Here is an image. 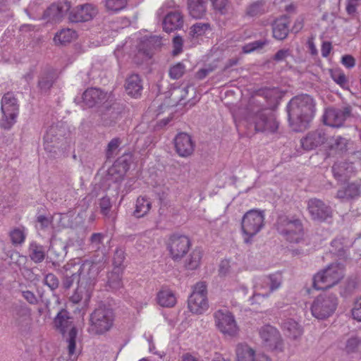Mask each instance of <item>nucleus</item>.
I'll use <instances>...</instances> for the list:
<instances>
[{"mask_svg":"<svg viewBox=\"0 0 361 361\" xmlns=\"http://www.w3.org/2000/svg\"><path fill=\"white\" fill-rule=\"evenodd\" d=\"M262 347L267 351L280 353L284 350V343L279 330L273 326L264 325L259 330Z\"/></svg>","mask_w":361,"mask_h":361,"instance_id":"nucleus-6","label":"nucleus"},{"mask_svg":"<svg viewBox=\"0 0 361 361\" xmlns=\"http://www.w3.org/2000/svg\"><path fill=\"white\" fill-rule=\"evenodd\" d=\"M66 246L64 243L56 238L51 239L49 250L50 258L54 260L59 259L65 253Z\"/></svg>","mask_w":361,"mask_h":361,"instance_id":"nucleus-36","label":"nucleus"},{"mask_svg":"<svg viewBox=\"0 0 361 361\" xmlns=\"http://www.w3.org/2000/svg\"><path fill=\"white\" fill-rule=\"evenodd\" d=\"M114 322V314L112 310L99 307L91 314L90 331L96 334H102L111 329Z\"/></svg>","mask_w":361,"mask_h":361,"instance_id":"nucleus-8","label":"nucleus"},{"mask_svg":"<svg viewBox=\"0 0 361 361\" xmlns=\"http://www.w3.org/2000/svg\"><path fill=\"white\" fill-rule=\"evenodd\" d=\"M326 141L327 147L330 149L342 152L346 149L347 140L341 136L331 137Z\"/></svg>","mask_w":361,"mask_h":361,"instance_id":"nucleus-44","label":"nucleus"},{"mask_svg":"<svg viewBox=\"0 0 361 361\" xmlns=\"http://www.w3.org/2000/svg\"><path fill=\"white\" fill-rule=\"evenodd\" d=\"M93 288L82 283L78 282V287L73 294L71 296L70 300L73 303L81 302L86 305L92 295Z\"/></svg>","mask_w":361,"mask_h":361,"instance_id":"nucleus-26","label":"nucleus"},{"mask_svg":"<svg viewBox=\"0 0 361 361\" xmlns=\"http://www.w3.org/2000/svg\"><path fill=\"white\" fill-rule=\"evenodd\" d=\"M211 2L214 9L221 14L228 11L229 0H211Z\"/></svg>","mask_w":361,"mask_h":361,"instance_id":"nucleus-51","label":"nucleus"},{"mask_svg":"<svg viewBox=\"0 0 361 361\" xmlns=\"http://www.w3.org/2000/svg\"><path fill=\"white\" fill-rule=\"evenodd\" d=\"M290 20L287 16H283L274 20L272 24L273 37L279 40H283L288 35Z\"/></svg>","mask_w":361,"mask_h":361,"instance_id":"nucleus-25","label":"nucleus"},{"mask_svg":"<svg viewBox=\"0 0 361 361\" xmlns=\"http://www.w3.org/2000/svg\"><path fill=\"white\" fill-rule=\"evenodd\" d=\"M231 262L228 259H224L219 264V274L221 276H226L231 273Z\"/></svg>","mask_w":361,"mask_h":361,"instance_id":"nucleus-57","label":"nucleus"},{"mask_svg":"<svg viewBox=\"0 0 361 361\" xmlns=\"http://www.w3.org/2000/svg\"><path fill=\"white\" fill-rule=\"evenodd\" d=\"M183 25V16L178 11L168 13L163 20V29L166 32L180 29Z\"/></svg>","mask_w":361,"mask_h":361,"instance_id":"nucleus-22","label":"nucleus"},{"mask_svg":"<svg viewBox=\"0 0 361 361\" xmlns=\"http://www.w3.org/2000/svg\"><path fill=\"white\" fill-rule=\"evenodd\" d=\"M69 5L52 4L45 12V15L49 20L59 21L63 15L69 9Z\"/></svg>","mask_w":361,"mask_h":361,"instance_id":"nucleus-32","label":"nucleus"},{"mask_svg":"<svg viewBox=\"0 0 361 361\" xmlns=\"http://www.w3.org/2000/svg\"><path fill=\"white\" fill-rule=\"evenodd\" d=\"M151 209V202L145 197H139L135 203V209L133 215L136 218H141L145 216Z\"/></svg>","mask_w":361,"mask_h":361,"instance_id":"nucleus-35","label":"nucleus"},{"mask_svg":"<svg viewBox=\"0 0 361 361\" xmlns=\"http://www.w3.org/2000/svg\"><path fill=\"white\" fill-rule=\"evenodd\" d=\"M105 93L97 88L86 90L82 94V99L86 106L92 107L101 102L105 98Z\"/></svg>","mask_w":361,"mask_h":361,"instance_id":"nucleus-27","label":"nucleus"},{"mask_svg":"<svg viewBox=\"0 0 361 361\" xmlns=\"http://www.w3.org/2000/svg\"><path fill=\"white\" fill-rule=\"evenodd\" d=\"M209 29V25L207 23H197L193 25L190 28V35L192 37H198L204 35Z\"/></svg>","mask_w":361,"mask_h":361,"instance_id":"nucleus-50","label":"nucleus"},{"mask_svg":"<svg viewBox=\"0 0 361 361\" xmlns=\"http://www.w3.org/2000/svg\"><path fill=\"white\" fill-rule=\"evenodd\" d=\"M350 115L348 109L328 108L323 115L324 123L333 128H339L343 126Z\"/></svg>","mask_w":361,"mask_h":361,"instance_id":"nucleus-16","label":"nucleus"},{"mask_svg":"<svg viewBox=\"0 0 361 361\" xmlns=\"http://www.w3.org/2000/svg\"><path fill=\"white\" fill-rule=\"evenodd\" d=\"M266 44L264 41H255L247 44L243 47L244 53H250L257 49L262 48Z\"/></svg>","mask_w":361,"mask_h":361,"instance_id":"nucleus-59","label":"nucleus"},{"mask_svg":"<svg viewBox=\"0 0 361 361\" xmlns=\"http://www.w3.org/2000/svg\"><path fill=\"white\" fill-rule=\"evenodd\" d=\"M124 259L125 257L123 252L122 251H116L114 257V268H120L123 270L124 267L123 266V263Z\"/></svg>","mask_w":361,"mask_h":361,"instance_id":"nucleus-62","label":"nucleus"},{"mask_svg":"<svg viewBox=\"0 0 361 361\" xmlns=\"http://www.w3.org/2000/svg\"><path fill=\"white\" fill-rule=\"evenodd\" d=\"M314 113V101L308 94L298 95L288 103V120L295 131H300L306 128L313 118Z\"/></svg>","mask_w":361,"mask_h":361,"instance_id":"nucleus-1","label":"nucleus"},{"mask_svg":"<svg viewBox=\"0 0 361 361\" xmlns=\"http://www.w3.org/2000/svg\"><path fill=\"white\" fill-rule=\"evenodd\" d=\"M54 128H51L44 137V147L47 152H51L55 148L56 138L54 136Z\"/></svg>","mask_w":361,"mask_h":361,"instance_id":"nucleus-47","label":"nucleus"},{"mask_svg":"<svg viewBox=\"0 0 361 361\" xmlns=\"http://www.w3.org/2000/svg\"><path fill=\"white\" fill-rule=\"evenodd\" d=\"M255 130L261 132H275L279 126L273 114H265L263 113L257 115L255 121Z\"/></svg>","mask_w":361,"mask_h":361,"instance_id":"nucleus-20","label":"nucleus"},{"mask_svg":"<svg viewBox=\"0 0 361 361\" xmlns=\"http://www.w3.org/2000/svg\"><path fill=\"white\" fill-rule=\"evenodd\" d=\"M185 71V66L183 63H177L169 70V75L172 79H178L183 76Z\"/></svg>","mask_w":361,"mask_h":361,"instance_id":"nucleus-49","label":"nucleus"},{"mask_svg":"<svg viewBox=\"0 0 361 361\" xmlns=\"http://www.w3.org/2000/svg\"><path fill=\"white\" fill-rule=\"evenodd\" d=\"M73 268L79 274V283L89 286L91 285V287L94 288L97 277L104 268V264L85 261L82 264H74Z\"/></svg>","mask_w":361,"mask_h":361,"instance_id":"nucleus-11","label":"nucleus"},{"mask_svg":"<svg viewBox=\"0 0 361 361\" xmlns=\"http://www.w3.org/2000/svg\"><path fill=\"white\" fill-rule=\"evenodd\" d=\"M28 254L34 262L40 263L44 259L45 250L42 245L36 242H32L29 245Z\"/></svg>","mask_w":361,"mask_h":361,"instance_id":"nucleus-34","label":"nucleus"},{"mask_svg":"<svg viewBox=\"0 0 361 361\" xmlns=\"http://www.w3.org/2000/svg\"><path fill=\"white\" fill-rule=\"evenodd\" d=\"M237 361H271L264 353L256 354L255 350L247 344L238 343L235 348Z\"/></svg>","mask_w":361,"mask_h":361,"instance_id":"nucleus-17","label":"nucleus"},{"mask_svg":"<svg viewBox=\"0 0 361 361\" xmlns=\"http://www.w3.org/2000/svg\"><path fill=\"white\" fill-rule=\"evenodd\" d=\"M344 276V267L340 263H332L317 273L313 278V286L324 290L336 285Z\"/></svg>","mask_w":361,"mask_h":361,"instance_id":"nucleus-4","label":"nucleus"},{"mask_svg":"<svg viewBox=\"0 0 361 361\" xmlns=\"http://www.w3.org/2000/svg\"><path fill=\"white\" fill-rule=\"evenodd\" d=\"M207 0H188L190 15L194 18H203L207 12Z\"/></svg>","mask_w":361,"mask_h":361,"instance_id":"nucleus-28","label":"nucleus"},{"mask_svg":"<svg viewBox=\"0 0 361 361\" xmlns=\"http://www.w3.org/2000/svg\"><path fill=\"white\" fill-rule=\"evenodd\" d=\"M176 151L180 157H187L194 151V143L191 137L185 133H178L174 139Z\"/></svg>","mask_w":361,"mask_h":361,"instance_id":"nucleus-19","label":"nucleus"},{"mask_svg":"<svg viewBox=\"0 0 361 361\" xmlns=\"http://www.w3.org/2000/svg\"><path fill=\"white\" fill-rule=\"evenodd\" d=\"M156 300L157 303L162 307L171 308L177 303L176 293L167 287H162L157 293Z\"/></svg>","mask_w":361,"mask_h":361,"instance_id":"nucleus-24","label":"nucleus"},{"mask_svg":"<svg viewBox=\"0 0 361 361\" xmlns=\"http://www.w3.org/2000/svg\"><path fill=\"white\" fill-rule=\"evenodd\" d=\"M11 17V13L4 0H0V25Z\"/></svg>","mask_w":361,"mask_h":361,"instance_id":"nucleus-54","label":"nucleus"},{"mask_svg":"<svg viewBox=\"0 0 361 361\" xmlns=\"http://www.w3.org/2000/svg\"><path fill=\"white\" fill-rule=\"evenodd\" d=\"M121 144V140L118 137H115L109 142L106 150V155L108 158L111 157L116 153Z\"/></svg>","mask_w":361,"mask_h":361,"instance_id":"nucleus-52","label":"nucleus"},{"mask_svg":"<svg viewBox=\"0 0 361 361\" xmlns=\"http://www.w3.org/2000/svg\"><path fill=\"white\" fill-rule=\"evenodd\" d=\"M268 10L266 2L259 0L251 3L246 8V14L253 17L263 14Z\"/></svg>","mask_w":361,"mask_h":361,"instance_id":"nucleus-39","label":"nucleus"},{"mask_svg":"<svg viewBox=\"0 0 361 361\" xmlns=\"http://www.w3.org/2000/svg\"><path fill=\"white\" fill-rule=\"evenodd\" d=\"M74 264L68 263L65 265L66 275L63 281V286L65 288H71L75 280H79V274L73 268Z\"/></svg>","mask_w":361,"mask_h":361,"instance_id":"nucleus-41","label":"nucleus"},{"mask_svg":"<svg viewBox=\"0 0 361 361\" xmlns=\"http://www.w3.org/2000/svg\"><path fill=\"white\" fill-rule=\"evenodd\" d=\"M265 214L263 211L251 209L247 212L241 221V230L243 240L246 243H250L264 228Z\"/></svg>","mask_w":361,"mask_h":361,"instance_id":"nucleus-5","label":"nucleus"},{"mask_svg":"<svg viewBox=\"0 0 361 361\" xmlns=\"http://www.w3.org/2000/svg\"><path fill=\"white\" fill-rule=\"evenodd\" d=\"M9 235L13 244L20 245L26 238L27 230L23 226L14 228L10 231Z\"/></svg>","mask_w":361,"mask_h":361,"instance_id":"nucleus-43","label":"nucleus"},{"mask_svg":"<svg viewBox=\"0 0 361 361\" xmlns=\"http://www.w3.org/2000/svg\"><path fill=\"white\" fill-rule=\"evenodd\" d=\"M307 209L312 218L314 220L325 221L331 216V208L320 200H310Z\"/></svg>","mask_w":361,"mask_h":361,"instance_id":"nucleus-18","label":"nucleus"},{"mask_svg":"<svg viewBox=\"0 0 361 361\" xmlns=\"http://www.w3.org/2000/svg\"><path fill=\"white\" fill-rule=\"evenodd\" d=\"M332 171L336 178L341 180L350 176L353 172V166L351 163H336L332 167Z\"/></svg>","mask_w":361,"mask_h":361,"instance_id":"nucleus-31","label":"nucleus"},{"mask_svg":"<svg viewBox=\"0 0 361 361\" xmlns=\"http://www.w3.org/2000/svg\"><path fill=\"white\" fill-rule=\"evenodd\" d=\"M127 4V0H105L106 8L112 12L122 10Z\"/></svg>","mask_w":361,"mask_h":361,"instance_id":"nucleus-48","label":"nucleus"},{"mask_svg":"<svg viewBox=\"0 0 361 361\" xmlns=\"http://www.w3.org/2000/svg\"><path fill=\"white\" fill-rule=\"evenodd\" d=\"M104 235L102 233H93L90 238V243L93 247L99 249L100 245L102 244Z\"/></svg>","mask_w":361,"mask_h":361,"instance_id":"nucleus-61","label":"nucleus"},{"mask_svg":"<svg viewBox=\"0 0 361 361\" xmlns=\"http://www.w3.org/2000/svg\"><path fill=\"white\" fill-rule=\"evenodd\" d=\"M326 141L324 132L322 130L310 133L304 139L301 140L302 147L307 150L312 149Z\"/></svg>","mask_w":361,"mask_h":361,"instance_id":"nucleus-23","label":"nucleus"},{"mask_svg":"<svg viewBox=\"0 0 361 361\" xmlns=\"http://www.w3.org/2000/svg\"><path fill=\"white\" fill-rule=\"evenodd\" d=\"M126 90L132 97H137L140 95L142 90V85L138 75L133 74L127 78Z\"/></svg>","mask_w":361,"mask_h":361,"instance_id":"nucleus-30","label":"nucleus"},{"mask_svg":"<svg viewBox=\"0 0 361 361\" xmlns=\"http://www.w3.org/2000/svg\"><path fill=\"white\" fill-rule=\"evenodd\" d=\"M360 195V185L352 183L342 190H339L337 193V197L341 200H348L354 198Z\"/></svg>","mask_w":361,"mask_h":361,"instance_id":"nucleus-33","label":"nucleus"},{"mask_svg":"<svg viewBox=\"0 0 361 361\" xmlns=\"http://www.w3.org/2000/svg\"><path fill=\"white\" fill-rule=\"evenodd\" d=\"M14 319L16 324L22 326L24 324H27L31 320V314L28 308L20 307L16 310L14 315Z\"/></svg>","mask_w":361,"mask_h":361,"instance_id":"nucleus-45","label":"nucleus"},{"mask_svg":"<svg viewBox=\"0 0 361 361\" xmlns=\"http://www.w3.org/2000/svg\"><path fill=\"white\" fill-rule=\"evenodd\" d=\"M360 344V341L357 337L350 338L345 345V350L348 353L354 352Z\"/></svg>","mask_w":361,"mask_h":361,"instance_id":"nucleus-60","label":"nucleus"},{"mask_svg":"<svg viewBox=\"0 0 361 361\" xmlns=\"http://www.w3.org/2000/svg\"><path fill=\"white\" fill-rule=\"evenodd\" d=\"M183 40L180 36H176L173 39V56H178L183 51Z\"/></svg>","mask_w":361,"mask_h":361,"instance_id":"nucleus-56","label":"nucleus"},{"mask_svg":"<svg viewBox=\"0 0 361 361\" xmlns=\"http://www.w3.org/2000/svg\"><path fill=\"white\" fill-rule=\"evenodd\" d=\"M207 293L204 282H198L193 286L188 300V308L192 314H202L207 310L209 304Z\"/></svg>","mask_w":361,"mask_h":361,"instance_id":"nucleus-10","label":"nucleus"},{"mask_svg":"<svg viewBox=\"0 0 361 361\" xmlns=\"http://www.w3.org/2000/svg\"><path fill=\"white\" fill-rule=\"evenodd\" d=\"M190 246V238L185 235L178 233L171 234L166 243L167 250L173 260L181 259L187 254Z\"/></svg>","mask_w":361,"mask_h":361,"instance_id":"nucleus-12","label":"nucleus"},{"mask_svg":"<svg viewBox=\"0 0 361 361\" xmlns=\"http://www.w3.org/2000/svg\"><path fill=\"white\" fill-rule=\"evenodd\" d=\"M352 314L355 319L361 322V297L355 302Z\"/></svg>","mask_w":361,"mask_h":361,"instance_id":"nucleus-63","label":"nucleus"},{"mask_svg":"<svg viewBox=\"0 0 361 361\" xmlns=\"http://www.w3.org/2000/svg\"><path fill=\"white\" fill-rule=\"evenodd\" d=\"M215 324L224 335L234 337L238 335L239 328L233 314L227 310H219L214 313Z\"/></svg>","mask_w":361,"mask_h":361,"instance_id":"nucleus-14","label":"nucleus"},{"mask_svg":"<svg viewBox=\"0 0 361 361\" xmlns=\"http://www.w3.org/2000/svg\"><path fill=\"white\" fill-rule=\"evenodd\" d=\"M360 0H347L346 11L348 14H354Z\"/></svg>","mask_w":361,"mask_h":361,"instance_id":"nucleus-64","label":"nucleus"},{"mask_svg":"<svg viewBox=\"0 0 361 361\" xmlns=\"http://www.w3.org/2000/svg\"><path fill=\"white\" fill-rule=\"evenodd\" d=\"M337 299L334 295H321L313 301L311 312L313 317L323 319L331 316L335 311Z\"/></svg>","mask_w":361,"mask_h":361,"instance_id":"nucleus-13","label":"nucleus"},{"mask_svg":"<svg viewBox=\"0 0 361 361\" xmlns=\"http://www.w3.org/2000/svg\"><path fill=\"white\" fill-rule=\"evenodd\" d=\"M99 207L101 213L106 217L109 216V212L111 207V200L108 197H102L99 201Z\"/></svg>","mask_w":361,"mask_h":361,"instance_id":"nucleus-53","label":"nucleus"},{"mask_svg":"<svg viewBox=\"0 0 361 361\" xmlns=\"http://www.w3.org/2000/svg\"><path fill=\"white\" fill-rule=\"evenodd\" d=\"M202 252L199 248H195L192 251L185 260V267L190 270L197 269L201 262Z\"/></svg>","mask_w":361,"mask_h":361,"instance_id":"nucleus-38","label":"nucleus"},{"mask_svg":"<svg viewBox=\"0 0 361 361\" xmlns=\"http://www.w3.org/2000/svg\"><path fill=\"white\" fill-rule=\"evenodd\" d=\"M123 270L114 268L108 275L109 286L113 289H118L122 286V274Z\"/></svg>","mask_w":361,"mask_h":361,"instance_id":"nucleus-42","label":"nucleus"},{"mask_svg":"<svg viewBox=\"0 0 361 361\" xmlns=\"http://www.w3.org/2000/svg\"><path fill=\"white\" fill-rule=\"evenodd\" d=\"M133 162V155L130 153L124 154L116 161L114 169L118 171L121 176H123L130 167Z\"/></svg>","mask_w":361,"mask_h":361,"instance_id":"nucleus-37","label":"nucleus"},{"mask_svg":"<svg viewBox=\"0 0 361 361\" xmlns=\"http://www.w3.org/2000/svg\"><path fill=\"white\" fill-rule=\"evenodd\" d=\"M37 222L39 226L44 229H51L53 231H56L52 227V217L49 219L44 216L40 215L37 217Z\"/></svg>","mask_w":361,"mask_h":361,"instance_id":"nucleus-58","label":"nucleus"},{"mask_svg":"<svg viewBox=\"0 0 361 361\" xmlns=\"http://www.w3.org/2000/svg\"><path fill=\"white\" fill-rule=\"evenodd\" d=\"M281 274L255 278L253 281V295L250 298L252 304L258 303L267 298L273 291L277 290L281 284Z\"/></svg>","mask_w":361,"mask_h":361,"instance_id":"nucleus-2","label":"nucleus"},{"mask_svg":"<svg viewBox=\"0 0 361 361\" xmlns=\"http://www.w3.org/2000/svg\"><path fill=\"white\" fill-rule=\"evenodd\" d=\"M97 13V8L92 4L78 6L71 13V20L74 22H85L92 20Z\"/></svg>","mask_w":361,"mask_h":361,"instance_id":"nucleus-21","label":"nucleus"},{"mask_svg":"<svg viewBox=\"0 0 361 361\" xmlns=\"http://www.w3.org/2000/svg\"><path fill=\"white\" fill-rule=\"evenodd\" d=\"M277 230L291 243H300L304 236L302 225L298 219H290L281 216L277 221Z\"/></svg>","mask_w":361,"mask_h":361,"instance_id":"nucleus-7","label":"nucleus"},{"mask_svg":"<svg viewBox=\"0 0 361 361\" xmlns=\"http://www.w3.org/2000/svg\"><path fill=\"white\" fill-rule=\"evenodd\" d=\"M83 216L78 213L75 216V212L70 211L65 214H56L52 216V227L56 231L63 228H74L82 224Z\"/></svg>","mask_w":361,"mask_h":361,"instance_id":"nucleus-15","label":"nucleus"},{"mask_svg":"<svg viewBox=\"0 0 361 361\" xmlns=\"http://www.w3.org/2000/svg\"><path fill=\"white\" fill-rule=\"evenodd\" d=\"M77 37L76 32L71 29H62L57 32L54 38L56 44H66L71 42Z\"/></svg>","mask_w":361,"mask_h":361,"instance_id":"nucleus-40","label":"nucleus"},{"mask_svg":"<svg viewBox=\"0 0 361 361\" xmlns=\"http://www.w3.org/2000/svg\"><path fill=\"white\" fill-rule=\"evenodd\" d=\"M281 328L287 336L293 339L299 338L302 334L301 326L292 319L284 320L281 324Z\"/></svg>","mask_w":361,"mask_h":361,"instance_id":"nucleus-29","label":"nucleus"},{"mask_svg":"<svg viewBox=\"0 0 361 361\" xmlns=\"http://www.w3.org/2000/svg\"><path fill=\"white\" fill-rule=\"evenodd\" d=\"M54 326L56 330L63 336L67 334L66 342L68 343V350L70 356L76 355L75 338L77 330L73 324V318L70 313L62 309L54 319Z\"/></svg>","mask_w":361,"mask_h":361,"instance_id":"nucleus-3","label":"nucleus"},{"mask_svg":"<svg viewBox=\"0 0 361 361\" xmlns=\"http://www.w3.org/2000/svg\"><path fill=\"white\" fill-rule=\"evenodd\" d=\"M1 109L3 114L1 126L8 130L16 123L18 115V104L13 93L7 92L3 96Z\"/></svg>","mask_w":361,"mask_h":361,"instance_id":"nucleus-9","label":"nucleus"},{"mask_svg":"<svg viewBox=\"0 0 361 361\" xmlns=\"http://www.w3.org/2000/svg\"><path fill=\"white\" fill-rule=\"evenodd\" d=\"M333 80L343 89H348V80L345 73L341 71H334L331 73Z\"/></svg>","mask_w":361,"mask_h":361,"instance_id":"nucleus-46","label":"nucleus"},{"mask_svg":"<svg viewBox=\"0 0 361 361\" xmlns=\"http://www.w3.org/2000/svg\"><path fill=\"white\" fill-rule=\"evenodd\" d=\"M44 283L54 290L59 287V281L54 274H48L44 279Z\"/></svg>","mask_w":361,"mask_h":361,"instance_id":"nucleus-55","label":"nucleus"}]
</instances>
